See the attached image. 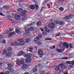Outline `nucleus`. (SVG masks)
<instances>
[{
    "label": "nucleus",
    "mask_w": 74,
    "mask_h": 74,
    "mask_svg": "<svg viewBox=\"0 0 74 74\" xmlns=\"http://www.w3.org/2000/svg\"><path fill=\"white\" fill-rule=\"evenodd\" d=\"M0 74H4V71H3V72L1 73Z\"/></svg>",
    "instance_id": "338daca9"
},
{
    "label": "nucleus",
    "mask_w": 74,
    "mask_h": 74,
    "mask_svg": "<svg viewBox=\"0 0 74 74\" xmlns=\"http://www.w3.org/2000/svg\"><path fill=\"white\" fill-rule=\"evenodd\" d=\"M47 1H45L44 2V3L43 4V5H44V6H45L46 5H47Z\"/></svg>",
    "instance_id": "f704fd0d"
},
{
    "label": "nucleus",
    "mask_w": 74,
    "mask_h": 74,
    "mask_svg": "<svg viewBox=\"0 0 74 74\" xmlns=\"http://www.w3.org/2000/svg\"><path fill=\"white\" fill-rule=\"evenodd\" d=\"M34 30V28H33V27H30L29 28V30L30 31H32V30Z\"/></svg>",
    "instance_id": "7c9ffc66"
},
{
    "label": "nucleus",
    "mask_w": 74,
    "mask_h": 74,
    "mask_svg": "<svg viewBox=\"0 0 74 74\" xmlns=\"http://www.w3.org/2000/svg\"><path fill=\"white\" fill-rule=\"evenodd\" d=\"M3 11V9L2 8H0V12H2Z\"/></svg>",
    "instance_id": "13d9d810"
},
{
    "label": "nucleus",
    "mask_w": 74,
    "mask_h": 74,
    "mask_svg": "<svg viewBox=\"0 0 74 74\" xmlns=\"http://www.w3.org/2000/svg\"><path fill=\"white\" fill-rule=\"evenodd\" d=\"M8 19H9V20H10V21H11V17L10 16H9L8 17Z\"/></svg>",
    "instance_id": "864d4df0"
},
{
    "label": "nucleus",
    "mask_w": 74,
    "mask_h": 74,
    "mask_svg": "<svg viewBox=\"0 0 74 74\" xmlns=\"http://www.w3.org/2000/svg\"><path fill=\"white\" fill-rule=\"evenodd\" d=\"M19 6H20V7H23V4H20L19 5Z\"/></svg>",
    "instance_id": "4d7b16f0"
},
{
    "label": "nucleus",
    "mask_w": 74,
    "mask_h": 74,
    "mask_svg": "<svg viewBox=\"0 0 74 74\" xmlns=\"http://www.w3.org/2000/svg\"><path fill=\"white\" fill-rule=\"evenodd\" d=\"M64 64L62 63L61 64H58V65L60 67H61V68L62 70H66L67 69V66Z\"/></svg>",
    "instance_id": "0eeeda50"
},
{
    "label": "nucleus",
    "mask_w": 74,
    "mask_h": 74,
    "mask_svg": "<svg viewBox=\"0 0 74 74\" xmlns=\"http://www.w3.org/2000/svg\"><path fill=\"white\" fill-rule=\"evenodd\" d=\"M42 35L44 36L46 34V32H43L42 33Z\"/></svg>",
    "instance_id": "de8ad7c7"
},
{
    "label": "nucleus",
    "mask_w": 74,
    "mask_h": 74,
    "mask_svg": "<svg viewBox=\"0 0 74 74\" xmlns=\"http://www.w3.org/2000/svg\"><path fill=\"white\" fill-rule=\"evenodd\" d=\"M34 41H35L36 44H38V45H40V42H38L36 40H35Z\"/></svg>",
    "instance_id": "72a5a7b5"
},
{
    "label": "nucleus",
    "mask_w": 74,
    "mask_h": 74,
    "mask_svg": "<svg viewBox=\"0 0 74 74\" xmlns=\"http://www.w3.org/2000/svg\"><path fill=\"white\" fill-rule=\"evenodd\" d=\"M28 18H29L28 16H25L24 18H22L21 19L22 22H25L26 20L28 19Z\"/></svg>",
    "instance_id": "4468645a"
},
{
    "label": "nucleus",
    "mask_w": 74,
    "mask_h": 74,
    "mask_svg": "<svg viewBox=\"0 0 74 74\" xmlns=\"http://www.w3.org/2000/svg\"><path fill=\"white\" fill-rule=\"evenodd\" d=\"M2 42L3 44H5L6 42V41H5V40H3L2 41Z\"/></svg>",
    "instance_id": "79ce46f5"
},
{
    "label": "nucleus",
    "mask_w": 74,
    "mask_h": 74,
    "mask_svg": "<svg viewBox=\"0 0 74 74\" xmlns=\"http://www.w3.org/2000/svg\"><path fill=\"white\" fill-rule=\"evenodd\" d=\"M18 41L19 42V45L20 46H22L23 45H24L25 43V42L22 41V39L21 38L18 39Z\"/></svg>",
    "instance_id": "39448f33"
},
{
    "label": "nucleus",
    "mask_w": 74,
    "mask_h": 74,
    "mask_svg": "<svg viewBox=\"0 0 74 74\" xmlns=\"http://www.w3.org/2000/svg\"><path fill=\"white\" fill-rule=\"evenodd\" d=\"M66 63L67 64H71V62L70 61H66Z\"/></svg>",
    "instance_id": "e433bc0d"
},
{
    "label": "nucleus",
    "mask_w": 74,
    "mask_h": 74,
    "mask_svg": "<svg viewBox=\"0 0 74 74\" xmlns=\"http://www.w3.org/2000/svg\"><path fill=\"white\" fill-rule=\"evenodd\" d=\"M16 33L18 34H20L21 33V32L20 31V30L18 29H16Z\"/></svg>",
    "instance_id": "f3484780"
},
{
    "label": "nucleus",
    "mask_w": 74,
    "mask_h": 74,
    "mask_svg": "<svg viewBox=\"0 0 74 74\" xmlns=\"http://www.w3.org/2000/svg\"><path fill=\"white\" fill-rule=\"evenodd\" d=\"M30 38H28L26 39V43H28L29 42V41H30Z\"/></svg>",
    "instance_id": "c756f323"
},
{
    "label": "nucleus",
    "mask_w": 74,
    "mask_h": 74,
    "mask_svg": "<svg viewBox=\"0 0 74 74\" xmlns=\"http://www.w3.org/2000/svg\"><path fill=\"white\" fill-rule=\"evenodd\" d=\"M29 9H31V10H35V6L33 5H31L29 6Z\"/></svg>",
    "instance_id": "dca6fc26"
},
{
    "label": "nucleus",
    "mask_w": 74,
    "mask_h": 74,
    "mask_svg": "<svg viewBox=\"0 0 74 74\" xmlns=\"http://www.w3.org/2000/svg\"><path fill=\"white\" fill-rule=\"evenodd\" d=\"M3 51L2 52V53H3V54H5V53L7 52V51L6 50V49H4L3 50Z\"/></svg>",
    "instance_id": "c9c22d12"
},
{
    "label": "nucleus",
    "mask_w": 74,
    "mask_h": 74,
    "mask_svg": "<svg viewBox=\"0 0 74 74\" xmlns=\"http://www.w3.org/2000/svg\"><path fill=\"white\" fill-rule=\"evenodd\" d=\"M11 45L12 46H15V47H18V45H19V43L18 44V43H16V42H14Z\"/></svg>",
    "instance_id": "2eb2a0df"
},
{
    "label": "nucleus",
    "mask_w": 74,
    "mask_h": 74,
    "mask_svg": "<svg viewBox=\"0 0 74 74\" xmlns=\"http://www.w3.org/2000/svg\"><path fill=\"white\" fill-rule=\"evenodd\" d=\"M69 47L71 48H73V47H72V45H69Z\"/></svg>",
    "instance_id": "680f3d73"
},
{
    "label": "nucleus",
    "mask_w": 74,
    "mask_h": 74,
    "mask_svg": "<svg viewBox=\"0 0 74 74\" xmlns=\"http://www.w3.org/2000/svg\"><path fill=\"white\" fill-rule=\"evenodd\" d=\"M9 73H10V72L9 71H6L5 72L4 74H8Z\"/></svg>",
    "instance_id": "a19ab883"
},
{
    "label": "nucleus",
    "mask_w": 74,
    "mask_h": 74,
    "mask_svg": "<svg viewBox=\"0 0 74 74\" xmlns=\"http://www.w3.org/2000/svg\"><path fill=\"white\" fill-rule=\"evenodd\" d=\"M59 24L60 25H64V23L62 21H60L59 23Z\"/></svg>",
    "instance_id": "473e14b6"
},
{
    "label": "nucleus",
    "mask_w": 74,
    "mask_h": 74,
    "mask_svg": "<svg viewBox=\"0 0 74 74\" xmlns=\"http://www.w3.org/2000/svg\"><path fill=\"white\" fill-rule=\"evenodd\" d=\"M12 55V53L8 52L6 53V56L8 58H10Z\"/></svg>",
    "instance_id": "9b49d317"
},
{
    "label": "nucleus",
    "mask_w": 74,
    "mask_h": 74,
    "mask_svg": "<svg viewBox=\"0 0 74 74\" xmlns=\"http://www.w3.org/2000/svg\"><path fill=\"white\" fill-rule=\"evenodd\" d=\"M25 31L26 32L24 33V34L23 35V37H27V35H28V34L30 33V32H29V29H28L27 28H25Z\"/></svg>",
    "instance_id": "20e7f679"
},
{
    "label": "nucleus",
    "mask_w": 74,
    "mask_h": 74,
    "mask_svg": "<svg viewBox=\"0 0 74 74\" xmlns=\"http://www.w3.org/2000/svg\"><path fill=\"white\" fill-rule=\"evenodd\" d=\"M16 34V33L15 32H12L10 33L9 34L10 36V37H12V36H13V34H14V35H15Z\"/></svg>",
    "instance_id": "a211bd4d"
},
{
    "label": "nucleus",
    "mask_w": 74,
    "mask_h": 74,
    "mask_svg": "<svg viewBox=\"0 0 74 74\" xmlns=\"http://www.w3.org/2000/svg\"><path fill=\"white\" fill-rule=\"evenodd\" d=\"M44 29H45V31L46 32H47V33H49L50 32V30H49V29L47 28V27H45L44 28Z\"/></svg>",
    "instance_id": "6ab92c4d"
},
{
    "label": "nucleus",
    "mask_w": 74,
    "mask_h": 74,
    "mask_svg": "<svg viewBox=\"0 0 74 74\" xmlns=\"http://www.w3.org/2000/svg\"><path fill=\"white\" fill-rule=\"evenodd\" d=\"M69 67L70 68H73L74 67V66L72 65H70L69 66Z\"/></svg>",
    "instance_id": "bf43d9fd"
},
{
    "label": "nucleus",
    "mask_w": 74,
    "mask_h": 74,
    "mask_svg": "<svg viewBox=\"0 0 74 74\" xmlns=\"http://www.w3.org/2000/svg\"><path fill=\"white\" fill-rule=\"evenodd\" d=\"M1 12H0V15L1 16H5V15L1 13Z\"/></svg>",
    "instance_id": "603ef678"
},
{
    "label": "nucleus",
    "mask_w": 74,
    "mask_h": 74,
    "mask_svg": "<svg viewBox=\"0 0 74 74\" xmlns=\"http://www.w3.org/2000/svg\"><path fill=\"white\" fill-rule=\"evenodd\" d=\"M71 64L73 66L74 65V60L72 61L71 62Z\"/></svg>",
    "instance_id": "ea45409f"
},
{
    "label": "nucleus",
    "mask_w": 74,
    "mask_h": 74,
    "mask_svg": "<svg viewBox=\"0 0 74 74\" xmlns=\"http://www.w3.org/2000/svg\"><path fill=\"white\" fill-rule=\"evenodd\" d=\"M4 38L3 35H0V41H1V40Z\"/></svg>",
    "instance_id": "c85d7f7f"
},
{
    "label": "nucleus",
    "mask_w": 74,
    "mask_h": 74,
    "mask_svg": "<svg viewBox=\"0 0 74 74\" xmlns=\"http://www.w3.org/2000/svg\"><path fill=\"white\" fill-rule=\"evenodd\" d=\"M59 10L61 11H62L64 10V8L62 7H60L59 8Z\"/></svg>",
    "instance_id": "a878e982"
},
{
    "label": "nucleus",
    "mask_w": 74,
    "mask_h": 74,
    "mask_svg": "<svg viewBox=\"0 0 74 74\" xmlns=\"http://www.w3.org/2000/svg\"><path fill=\"white\" fill-rule=\"evenodd\" d=\"M4 65V63H2L0 64V66H3Z\"/></svg>",
    "instance_id": "8fccbe9b"
},
{
    "label": "nucleus",
    "mask_w": 74,
    "mask_h": 74,
    "mask_svg": "<svg viewBox=\"0 0 74 74\" xmlns=\"http://www.w3.org/2000/svg\"><path fill=\"white\" fill-rule=\"evenodd\" d=\"M45 41H48V40L51 41V40H52V38H49L48 37H47L45 38Z\"/></svg>",
    "instance_id": "4be33fe9"
},
{
    "label": "nucleus",
    "mask_w": 74,
    "mask_h": 74,
    "mask_svg": "<svg viewBox=\"0 0 74 74\" xmlns=\"http://www.w3.org/2000/svg\"><path fill=\"white\" fill-rule=\"evenodd\" d=\"M55 46H53V49H55Z\"/></svg>",
    "instance_id": "774afa93"
},
{
    "label": "nucleus",
    "mask_w": 74,
    "mask_h": 74,
    "mask_svg": "<svg viewBox=\"0 0 74 74\" xmlns=\"http://www.w3.org/2000/svg\"><path fill=\"white\" fill-rule=\"evenodd\" d=\"M56 37H59V36H60V33H58L56 34Z\"/></svg>",
    "instance_id": "2f4dec72"
},
{
    "label": "nucleus",
    "mask_w": 74,
    "mask_h": 74,
    "mask_svg": "<svg viewBox=\"0 0 74 74\" xmlns=\"http://www.w3.org/2000/svg\"><path fill=\"white\" fill-rule=\"evenodd\" d=\"M27 68V64H24L23 65L22 67V69L23 70H25V69H26Z\"/></svg>",
    "instance_id": "f8f14e48"
},
{
    "label": "nucleus",
    "mask_w": 74,
    "mask_h": 74,
    "mask_svg": "<svg viewBox=\"0 0 74 74\" xmlns=\"http://www.w3.org/2000/svg\"><path fill=\"white\" fill-rule=\"evenodd\" d=\"M56 51L58 52H59V53H60V52H62V49H56Z\"/></svg>",
    "instance_id": "5701e85b"
},
{
    "label": "nucleus",
    "mask_w": 74,
    "mask_h": 74,
    "mask_svg": "<svg viewBox=\"0 0 74 74\" xmlns=\"http://www.w3.org/2000/svg\"><path fill=\"white\" fill-rule=\"evenodd\" d=\"M9 71L11 73H13L14 72V69H13L11 68L10 69Z\"/></svg>",
    "instance_id": "cd10ccee"
},
{
    "label": "nucleus",
    "mask_w": 74,
    "mask_h": 74,
    "mask_svg": "<svg viewBox=\"0 0 74 74\" xmlns=\"http://www.w3.org/2000/svg\"><path fill=\"white\" fill-rule=\"evenodd\" d=\"M3 8L4 9H6V10H7L9 8V7L7 6L6 5H5L4 6H3Z\"/></svg>",
    "instance_id": "b1692460"
},
{
    "label": "nucleus",
    "mask_w": 74,
    "mask_h": 74,
    "mask_svg": "<svg viewBox=\"0 0 74 74\" xmlns=\"http://www.w3.org/2000/svg\"><path fill=\"white\" fill-rule=\"evenodd\" d=\"M33 71L34 72H36L37 71V68H34L33 70Z\"/></svg>",
    "instance_id": "4c0bfd02"
},
{
    "label": "nucleus",
    "mask_w": 74,
    "mask_h": 74,
    "mask_svg": "<svg viewBox=\"0 0 74 74\" xmlns=\"http://www.w3.org/2000/svg\"><path fill=\"white\" fill-rule=\"evenodd\" d=\"M34 39L37 40H40V36H38L36 38H35Z\"/></svg>",
    "instance_id": "393cba45"
},
{
    "label": "nucleus",
    "mask_w": 74,
    "mask_h": 74,
    "mask_svg": "<svg viewBox=\"0 0 74 74\" xmlns=\"http://www.w3.org/2000/svg\"><path fill=\"white\" fill-rule=\"evenodd\" d=\"M19 1H20V3H22V2H23V1L22 0H20Z\"/></svg>",
    "instance_id": "0e129e2a"
},
{
    "label": "nucleus",
    "mask_w": 74,
    "mask_h": 74,
    "mask_svg": "<svg viewBox=\"0 0 74 74\" xmlns=\"http://www.w3.org/2000/svg\"><path fill=\"white\" fill-rule=\"evenodd\" d=\"M47 6L49 7L48 8H50L51 7H50V4L49 3H48L47 4Z\"/></svg>",
    "instance_id": "37998d69"
},
{
    "label": "nucleus",
    "mask_w": 74,
    "mask_h": 74,
    "mask_svg": "<svg viewBox=\"0 0 74 74\" xmlns=\"http://www.w3.org/2000/svg\"><path fill=\"white\" fill-rule=\"evenodd\" d=\"M59 1L60 2H63V1H64V0H59Z\"/></svg>",
    "instance_id": "e2e57ef3"
},
{
    "label": "nucleus",
    "mask_w": 74,
    "mask_h": 74,
    "mask_svg": "<svg viewBox=\"0 0 74 74\" xmlns=\"http://www.w3.org/2000/svg\"><path fill=\"white\" fill-rule=\"evenodd\" d=\"M55 5H56V6H57V3H55Z\"/></svg>",
    "instance_id": "69168bd1"
},
{
    "label": "nucleus",
    "mask_w": 74,
    "mask_h": 74,
    "mask_svg": "<svg viewBox=\"0 0 74 74\" xmlns=\"http://www.w3.org/2000/svg\"><path fill=\"white\" fill-rule=\"evenodd\" d=\"M9 30L10 31V32H12V31H13V30H14V29H12V28H10L9 29Z\"/></svg>",
    "instance_id": "c03bdc74"
},
{
    "label": "nucleus",
    "mask_w": 74,
    "mask_h": 74,
    "mask_svg": "<svg viewBox=\"0 0 74 74\" xmlns=\"http://www.w3.org/2000/svg\"><path fill=\"white\" fill-rule=\"evenodd\" d=\"M62 59H64L65 60H67L68 59V58L67 57H64L61 58Z\"/></svg>",
    "instance_id": "58836bf2"
},
{
    "label": "nucleus",
    "mask_w": 74,
    "mask_h": 74,
    "mask_svg": "<svg viewBox=\"0 0 74 74\" xmlns=\"http://www.w3.org/2000/svg\"><path fill=\"white\" fill-rule=\"evenodd\" d=\"M32 23H29L27 25V26H28L29 27H30V26H32Z\"/></svg>",
    "instance_id": "49530a36"
},
{
    "label": "nucleus",
    "mask_w": 74,
    "mask_h": 74,
    "mask_svg": "<svg viewBox=\"0 0 74 74\" xmlns=\"http://www.w3.org/2000/svg\"><path fill=\"white\" fill-rule=\"evenodd\" d=\"M32 56V54L31 53L27 54L24 55V57L26 58H28L29 59H27L25 60V62L26 63H30L31 61L32 60V59L30 58Z\"/></svg>",
    "instance_id": "f257e3e1"
},
{
    "label": "nucleus",
    "mask_w": 74,
    "mask_h": 74,
    "mask_svg": "<svg viewBox=\"0 0 74 74\" xmlns=\"http://www.w3.org/2000/svg\"><path fill=\"white\" fill-rule=\"evenodd\" d=\"M35 6L36 10H38V5L35 4Z\"/></svg>",
    "instance_id": "bb28decb"
},
{
    "label": "nucleus",
    "mask_w": 74,
    "mask_h": 74,
    "mask_svg": "<svg viewBox=\"0 0 74 74\" xmlns=\"http://www.w3.org/2000/svg\"><path fill=\"white\" fill-rule=\"evenodd\" d=\"M6 33L8 34L9 33H10V31H6Z\"/></svg>",
    "instance_id": "5fc2aeb1"
},
{
    "label": "nucleus",
    "mask_w": 74,
    "mask_h": 74,
    "mask_svg": "<svg viewBox=\"0 0 74 74\" xmlns=\"http://www.w3.org/2000/svg\"><path fill=\"white\" fill-rule=\"evenodd\" d=\"M19 54L20 55V56H21L22 55H23V53L22 52H20Z\"/></svg>",
    "instance_id": "a18cd8bd"
},
{
    "label": "nucleus",
    "mask_w": 74,
    "mask_h": 74,
    "mask_svg": "<svg viewBox=\"0 0 74 74\" xmlns=\"http://www.w3.org/2000/svg\"><path fill=\"white\" fill-rule=\"evenodd\" d=\"M11 50H12V48H9V49H8V51H11Z\"/></svg>",
    "instance_id": "3c124183"
},
{
    "label": "nucleus",
    "mask_w": 74,
    "mask_h": 74,
    "mask_svg": "<svg viewBox=\"0 0 74 74\" xmlns=\"http://www.w3.org/2000/svg\"><path fill=\"white\" fill-rule=\"evenodd\" d=\"M11 64H8V66H9V67H12V66H11Z\"/></svg>",
    "instance_id": "09e8293b"
},
{
    "label": "nucleus",
    "mask_w": 74,
    "mask_h": 74,
    "mask_svg": "<svg viewBox=\"0 0 74 74\" xmlns=\"http://www.w3.org/2000/svg\"><path fill=\"white\" fill-rule=\"evenodd\" d=\"M20 63L19 61H18L16 63V64L17 65H19L20 64H25V61L23 60H22L20 61Z\"/></svg>",
    "instance_id": "6e6552de"
},
{
    "label": "nucleus",
    "mask_w": 74,
    "mask_h": 74,
    "mask_svg": "<svg viewBox=\"0 0 74 74\" xmlns=\"http://www.w3.org/2000/svg\"><path fill=\"white\" fill-rule=\"evenodd\" d=\"M43 51H42L41 49H39L38 50V53L39 55H40V56H43Z\"/></svg>",
    "instance_id": "1a4fd4ad"
},
{
    "label": "nucleus",
    "mask_w": 74,
    "mask_h": 74,
    "mask_svg": "<svg viewBox=\"0 0 74 74\" xmlns=\"http://www.w3.org/2000/svg\"><path fill=\"white\" fill-rule=\"evenodd\" d=\"M29 49L31 50H32V49H33V48L32 47H30Z\"/></svg>",
    "instance_id": "6e6d98bb"
},
{
    "label": "nucleus",
    "mask_w": 74,
    "mask_h": 74,
    "mask_svg": "<svg viewBox=\"0 0 74 74\" xmlns=\"http://www.w3.org/2000/svg\"><path fill=\"white\" fill-rule=\"evenodd\" d=\"M74 17V14H69L68 16H66L65 17L63 18L64 19H66L67 20H70L71 19V18H73Z\"/></svg>",
    "instance_id": "7ed1b4c3"
},
{
    "label": "nucleus",
    "mask_w": 74,
    "mask_h": 74,
    "mask_svg": "<svg viewBox=\"0 0 74 74\" xmlns=\"http://www.w3.org/2000/svg\"><path fill=\"white\" fill-rule=\"evenodd\" d=\"M63 46L66 48V49L69 48V44L67 43L66 42H64L62 44Z\"/></svg>",
    "instance_id": "9d476101"
},
{
    "label": "nucleus",
    "mask_w": 74,
    "mask_h": 74,
    "mask_svg": "<svg viewBox=\"0 0 74 74\" xmlns=\"http://www.w3.org/2000/svg\"><path fill=\"white\" fill-rule=\"evenodd\" d=\"M17 11L21 13V16H26L27 14H26V13H27V11L26 10H23V9L20 8H18L17 9Z\"/></svg>",
    "instance_id": "f03ea898"
},
{
    "label": "nucleus",
    "mask_w": 74,
    "mask_h": 74,
    "mask_svg": "<svg viewBox=\"0 0 74 74\" xmlns=\"http://www.w3.org/2000/svg\"><path fill=\"white\" fill-rule=\"evenodd\" d=\"M36 25L38 26H40L42 25V23L40 22L39 21L37 23Z\"/></svg>",
    "instance_id": "aec40b11"
},
{
    "label": "nucleus",
    "mask_w": 74,
    "mask_h": 74,
    "mask_svg": "<svg viewBox=\"0 0 74 74\" xmlns=\"http://www.w3.org/2000/svg\"><path fill=\"white\" fill-rule=\"evenodd\" d=\"M55 70L56 71H59L60 70V68L59 66H57L56 67L55 69Z\"/></svg>",
    "instance_id": "412c9836"
},
{
    "label": "nucleus",
    "mask_w": 74,
    "mask_h": 74,
    "mask_svg": "<svg viewBox=\"0 0 74 74\" xmlns=\"http://www.w3.org/2000/svg\"><path fill=\"white\" fill-rule=\"evenodd\" d=\"M15 19L16 21H19L20 19V18H21V16L20 15H16L15 16Z\"/></svg>",
    "instance_id": "ddd939ff"
},
{
    "label": "nucleus",
    "mask_w": 74,
    "mask_h": 74,
    "mask_svg": "<svg viewBox=\"0 0 74 74\" xmlns=\"http://www.w3.org/2000/svg\"><path fill=\"white\" fill-rule=\"evenodd\" d=\"M55 24H54V23H51L49 24L48 27L49 28H51V30H53V29H55L54 27H55Z\"/></svg>",
    "instance_id": "423d86ee"
},
{
    "label": "nucleus",
    "mask_w": 74,
    "mask_h": 74,
    "mask_svg": "<svg viewBox=\"0 0 74 74\" xmlns=\"http://www.w3.org/2000/svg\"><path fill=\"white\" fill-rule=\"evenodd\" d=\"M40 30H41V32H43V31H44V29H42V28H40Z\"/></svg>",
    "instance_id": "052dcab7"
}]
</instances>
